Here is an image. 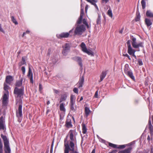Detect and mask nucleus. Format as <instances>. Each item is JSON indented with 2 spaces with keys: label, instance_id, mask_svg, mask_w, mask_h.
I'll use <instances>...</instances> for the list:
<instances>
[{
  "label": "nucleus",
  "instance_id": "obj_1",
  "mask_svg": "<svg viewBox=\"0 0 153 153\" xmlns=\"http://www.w3.org/2000/svg\"><path fill=\"white\" fill-rule=\"evenodd\" d=\"M77 134V132L75 130H70L69 132L68 136L69 137L70 140L68 141L67 136L66 138L64 140L65 148H75V144L76 143V135Z\"/></svg>",
  "mask_w": 153,
  "mask_h": 153
},
{
  "label": "nucleus",
  "instance_id": "obj_2",
  "mask_svg": "<svg viewBox=\"0 0 153 153\" xmlns=\"http://www.w3.org/2000/svg\"><path fill=\"white\" fill-rule=\"evenodd\" d=\"M24 94V87H22L20 88L17 87L14 88L13 91V94L16 98H21L23 96Z\"/></svg>",
  "mask_w": 153,
  "mask_h": 153
},
{
  "label": "nucleus",
  "instance_id": "obj_3",
  "mask_svg": "<svg viewBox=\"0 0 153 153\" xmlns=\"http://www.w3.org/2000/svg\"><path fill=\"white\" fill-rule=\"evenodd\" d=\"M130 38L132 40L131 44L133 47L135 48H138L139 47L142 48L143 47V42H140L138 44H137L136 42V39L133 36H131Z\"/></svg>",
  "mask_w": 153,
  "mask_h": 153
},
{
  "label": "nucleus",
  "instance_id": "obj_4",
  "mask_svg": "<svg viewBox=\"0 0 153 153\" xmlns=\"http://www.w3.org/2000/svg\"><path fill=\"white\" fill-rule=\"evenodd\" d=\"M85 27L83 25H78L75 29V34L81 35L82 32L85 30Z\"/></svg>",
  "mask_w": 153,
  "mask_h": 153
},
{
  "label": "nucleus",
  "instance_id": "obj_5",
  "mask_svg": "<svg viewBox=\"0 0 153 153\" xmlns=\"http://www.w3.org/2000/svg\"><path fill=\"white\" fill-rule=\"evenodd\" d=\"M22 106H19L18 110L16 111V116L18 118V121L19 122H21L22 118Z\"/></svg>",
  "mask_w": 153,
  "mask_h": 153
},
{
  "label": "nucleus",
  "instance_id": "obj_6",
  "mask_svg": "<svg viewBox=\"0 0 153 153\" xmlns=\"http://www.w3.org/2000/svg\"><path fill=\"white\" fill-rule=\"evenodd\" d=\"M67 97V95L65 93H63L61 95L59 101L60 105H65V102H66Z\"/></svg>",
  "mask_w": 153,
  "mask_h": 153
},
{
  "label": "nucleus",
  "instance_id": "obj_7",
  "mask_svg": "<svg viewBox=\"0 0 153 153\" xmlns=\"http://www.w3.org/2000/svg\"><path fill=\"white\" fill-rule=\"evenodd\" d=\"M9 94L4 93L2 97V102L3 105H7L8 102Z\"/></svg>",
  "mask_w": 153,
  "mask_h": 153
},
{
  "label": "nucleus",
  "instance_id": "obj_8",
  "mask_svg": "<svg viewBox=\"0 0 153 153\" xmlns=\"http://www.w3.org/2000/svg\"><path fill=\"white\" fill-rule=\"evenodd\" d=\"M70 45L68 43H66L65 47L62 51V53L64 56L67 55L68 53L69 52L70 49Z\"/></svg>",
  "mask_w": 153,
  "mask_h": 153
},
{
  "label": "nucleus",
  "instance_id": "obj_9",
  "mask_svg": "<svg viewBox=\"0 0 153 153\" xmlns=\"http://www.w3.org/2000/svg\"><path fill=\"white\" fill-rule=\"evenodd\" d=\"M13 80V77L10 75H8L6 77L5 82L9 85H12Z\"/></svg>",
  "mask_w": 153,
  "mask_h": 153
},
{
  "label": "nucleus",
  "instance_id": "obj_10",
  "mask_svg": "<svg viewBox=\"0 0 153 153\" xmlns=\"http://www.w3.org/2000/svg\"><path fill=\"white\" fill-rule=\"evenodd\" d=\"M64 153H78V152L75 149V148H67L64 149Z\"/></svg>",
  "mask_w": 153,
  "mask_h": 153
},
{
  "label": "nucleus",
  "instance_id": "obj_11",
  "mask_svg": "<svg viewBox=\"0 0 153 153\" xmlns=\"http://www.w3.org/2000/svg\"><path fill=\"white\" fill-rule=\"evenodd\" d=\"M57 38L61 39L62 38H67L69 37V34L68 32H63L56 36Z\"/></svg>",
  "mask_w": 153,
  "mask_h": 153
},
{
  "label": "nucleus",
  "instance_id": "obj_12",
  "mask_svg": "<svg viewBox=\"0 0 153 153\" xmlns=\"http://www.w3.org/2000/svg\"><path fill=\"white\" fill-rule=\"evenodd\" d=\"M72 59L74 61L77 62L80 67H82V60L81 58L80 57L75 56L73 57L72 58Z\"/></svg>",
  "mask_w": 153,
  "mask_h": 153
},
{
  "label": "nucleus",
  "instance_id": "obj_13",
  "mask_svg": "<svg viewBox=\"0 0 153 153\" xmlns=\"http://www.w3.org/2000/svg\"><path fill=\"white\" fill-rule=\"evenodd\" d=\"M149 128V129L151 136L152 137H153V126L152 124L151 118L149 117L148 123Z\"/></svg>",
  "mask_w": 153,
  "mask_h": 153
},
{
  "label": "nucleus",
  "instance_id": "obj_14",
  "mask_svg": "<svg viewBox=\"0 0 153 153\" xmlns=\"http://www.w3.org/2000/svg\"><path fill=\"white\" fill-rule=\"evenodd\" d=\"M27 76L30 79V82L32 83H33V74L30 67H29Z\"/></svg>",
  "mask_w": 153,
  "mask_h": 153
},
{
  "label": "nucleus",
  "instance_id": "obj_15",
  "mask_svg": "<svg viewBox=\"0 0 153 153\" xmlns=\"http://www.w3.org/2000/svg\"><path fill=\"white\" fill-rule=\"evenodd\" d=\"M84 76H82L79 79L78 82V88H80L82 87L84 84Z\"/></svg>",
  "mask_w": 153,
  "mask_h": 153
},
{
  "label": "nucleus",
  "instance_id": "obj_16",
  "mask_svg": "<svg viewBox=\"0 0 153 153\" xmlns=\"http://www.w3.org/2000/svg\"><path fill=\"white\" fill-rule=\"evenodd\" d=\"M4 145V151L5 153H10V148L9 143H5Z\"/></svg>",
  "mask_w": 153,
  "mask_h": 153
},
{
  "label": "nucleus",
  "instance_id": "obj_17",
  "mask_svg": "<svg viewBox=\"0 0 153 153\" xmlns=\"http://www.w3.org/2000/svg\"><path fill=\"white\" fill-rule=\"evenodd\" d=\"M22 81L23 78H21L20 80H17L15 84V87L18 88L21 87L22 85Z\"/></svg>",
  "mask_w": 153,
  "mask_h": 153
},
{
  "label": "nucleus",
  "instance_id": "obj_18",
  "mask_svg": "<svg viewBox=\"0 0 153 153\" xmlns=\"http://www.w3.org/2000/svg\"><path fill=\"white\" fill-rule=\"evenodd\" d=\"M124 71L125 73L127 74L133 80L134 79V77L133 75V74L132 72L131 71H127L125 70V69H124Z\"/></svg>",
  "mask_w": 153,
  "mask_h": 153
},
{
  "label": "nucleus",
  "instance_id": "obj_19",
  "mask_svg": "<svg viewBox=\"0 0 153 153\" xmlns=\"http://www.w3.org/2000/svg\"><path fill=\"white\" fill-rule=\"evenodd\" d=\"M107 74L106 72L105 71H102L101 74L100 76V79L99 81V82H100L103 80L105 78Z\"/></svg>",
  "mask_w": 153,
  "mask_h": 153
},
{
  "label": "nucleus",
  "instance_id": "obj_20",
  "mask_svg": "<svg viewBox=\"0 0 153 153\" xmlns=\"http://www.w3.org/2000/svg\"><path fill=\"white\" fill-rule=\"evenodd\" d=\"M145 23L147 27H149L152 24L151 20L149 18H146L145 20Z\"/></svg>",
  "mask_w": 153,
  "mask_h": 153
},
{
  "label": "nucleus",
  "instance_id": "obj_21",
  "mask_svg": "<svg viewBox=\"0 0 153 153\" xmlns=\"http://www.w3.org/2000/svg\"><path fill=\"white\" fill-rule=\"evenodd\" d=\"M7 83L4 82V89L6 91L5 94H9V92L8 91L10 89V87L7 84Z\"/></svg>",
  "mask_w": 153,
  "mask_h": 153
},
{
  "label": "nucleus",
  "instance_id": "obj_22",
  "mask_svg": "<svg viewBox=\"0 0 153 153\" xmlns=\"http://www.w3.org/2000/svg\"><path fill=\"white\" fill-rule=\"evenodd\" d=\"M131 149L132 148L130 147L124 150L119 151L118 153H130Z\"/></svg>",
  "mask_w": 153,
  "mask_h": 153
},
{
  "label": "nucleus",
  "instance_id": "obj_23",
  "mask_svg": "<svg viewBox=\"0 0 153 153\" xmlns=\"http://www.w3.org/2000/svg\"><path fill=\"white\" fill-rule=\"evenodd\" d=\"M75 96L73 95H71L70 97V103L71 105H74L75 104Z\"/></svg>",
  "mask_w": 153,
  "mask_h": 153
},
{
  "label": "nucleus",
  "instance_id": "obj_24",
  "mask_svg": "<svg viewBox=\"0 0 153 153\" xmlns=\"http://www.w3.org/2000/svg\"><path fill=\"white\" fill-rule=\"evenodd\" d=\"M127 52L130 55H131L134 53H135L136 51L135 50L133 49L131 47L128 48Z\"/></svg>",
  "mask_w": 153,
  "mask_h": 153
},
{
  "label": "nucleus",
  "instance_id": "obj_25",
  "mask_svg": "<svg viewBox=\"0 0 153 153\" xmlns=\"http://www.w3.org/2000/svg\"><path fill=\"white\" fill-rule=\"evenodd\" d=\"M80 47L82 48V51L84 53L88 50L85 44L83 42L81 43L80 45Z\"/></svg>",
  "mask_w": 153,
  "mask_h": 153
},
{
  "label": "nucleus",
  "instance_id": "obj_26",
  "mask_svg": "<svg viewBox=\"0 0 153 153\" xmlns=\"http://www.w3.org/2000/svg\"><path fill=\"white\" fill-rule=\"evenodd\" d=\"M146 16L150 18H153V13L150 10L146 11Z\"/></svg>",
  "mask_w": 153,
  "mask_h": 153
},
{
  "label": "nucleus",
  "instance_id": "obj_27",
  "mask_svg": "<svg viewBox=\"0 0 153 153\" xmlns=\"http://www.w3.org/2000/svg\"><path fill=\"white\" fill-rule=\"evenodd\" d=\"M16 99V105H22V99H20V98H17Z\"/></svg>",
  "mask_w": 153,
  "mask_h": 153
},
{
  "label": "nucleus",
  "instance_id": "obj_28",
  "mask_svg": "<svg viewBox=\"0 0 153 153\" xmlns=\"http://www.w3.org/2000/svg\"><path fill=\"white\" fill-rule=\"evenodd\" d=\"M82 132L83 134H85L87 132V128L85 124L84 123L82 124Z\"/></svg>",
  "mask_w": 153,
  "mask_h": 153
},
{
  "label": "nucleus",
  "instance_id": "obj_29",
  "mask_svg": "<svg viewBox=\"0 0 153 153\" xmlns=\"http://www.w3.org/2000/svg\"><path fill=\"white\" fill-rule=\"evenodd\" d=\"M1 137L3 139L4 141V145L5 144V143H7V144L9 143L6 136L3 135L2 134L1 135Z\"/></svg>",
  "mask_w": 153,
  "mask_h": 153
},
{
  "label": "nucleus",
  "instance_id": "obj_30",
  "mask_svg": "<svg viewBox=\"0 0 153 153\" xmlns=\"http://www.w3.org/2000/svg\"><path fill=\"white\" fill-rule=\"evenodd\" d=\"M66 125L67 127H69L71 126V122L70 119H67L66 121Z\"/></svg>",
  "mask_w": 153,
  "mask_h": 153
},
{
  "label": "nucleus",
  "instance_id": "obj_31",
  "mask_svg": "<svg viewBox=\"0 0 153 153\" xmlns=\"http://www.w3.org/2000/svg\"><path fill=\"white\" fill-rule=\"evenodd\" d=\"M85 115L87 117L91 112V111L89 108L87 107L85 108Z\"/></svg>",
  "mask_w": 153,
  "mask_h": 153
},
{
  "label": "nucleus",
  "instance_id": "obj_32",
  "mask_svg": "<svg viewBox=\"0 0 153 153\" xmlns=\"http://www.w3.org/2000/svg\"><path fill=\"white\" fill-rule=\"evenodd\" d=\"M74 29L73 28L72 29L70 30L68 32L69 34V37L76 35V34H75V30L74 32Z\"/></svg>",
  "mask_w": 153,
  "mask_h": 153
},
{
  "label": "nucleus",
  "instance_id": "obj_33",
  "mask_svg": "<svg viewBox=\"0 0 153 153\" xmlns=\"http://www.w3.org/2000/svg\"><path fill=\"white\" fill-rule=\"evenodd\" d=\"M140 13L139 12H137L136 16L135 18V21L136 22L139 21L140 20Z\"/></svg>",
  "mask_w": 153,
  "mask_h": 153
},
{
  "label": "nucleus",
  "instance_id": "obj_34",
  "mask_svg": "<svg viewBox=\"0 0 153 153\" xmlns=\"http://www.w3.org/2000/svg\"><path fill=\"white\" fill-rule=\"evenodd\" d=\"M22 61L19 63V65L21 66L25 64L26 63L24 57H22Z\"/></svg>",
  "mask_w": 153,
  "mask_h": 153
},
{
  "label": "nucleus",
  "instance_id": "obj_35",
  "mask_svg": "<svg viewBox=\"0 0 153 153\" xmlns=\"http://www.w3.org/2000/svg\"><path fill=\"white\" fill-rule=\"evenodd\" d=\"M97 1L96 0H91V2L90 3H91L92 4L94 5L95 7L97 8L98 9V7L97 6V5L96 4V3L97 2Z\"/></svg>",
  "mask_w": 153,
  "mask_h": 153
},
{
  "label": "nucleus",
  "instance_id": "obj_36",
  "mask_svg": "<svg viewBox=\"0 0 153 153\" xmlns=\"http://www.w3.org/2000/svg\"><path fill=\"white\" fill-rule=\"evenodd\" d=\"M147 0H142L141 1V4L142 8L143 9H144L146 7V1Z\"/></svg>",
  "mask_w": 153,
  "mask_h": 153
},
{
  "label": "nucleus",
  "instance_id": "obj_37",
  "mask_svg": "<svg viewBox=\"0 0 153 153\" xmlns=\"http://www.w3.org/2000/svg\"><path fill=\"white\" fill-rule=\"evenodd\" d=\"M109 146L114 148H117L118 145L112 143H108Z\"/></svg>",
  "mask_w": 153,
  "mask_h": 153
},
{
  "label": "nucleus",
  "instance_id": "obj_38",
  "mask_svg": "<svg viewBox=\"0 0 153 153\" xmlns=\"http://www.w3.org/2000/svg\"><path fill=\"white\" fill-rule=\"evenodd\" d=\"M85 53H87L88 55L93 56V52L91 50H87Z\"/></svg>",
  "mask_w": 153,
  "mask_h": 153
},
{
  "label": "nucleus",
  "instance_id": "obj_39",
  "mask_svg": "<svg viewBox=\"0 0 153 153\" xmlns=\"http://www.w3.org/2000/svg\"><path fill=\"white\" fill-rule=\"evenodd\" d=\"M107 13L108 15L110 17H112L113 16L112 13V11L111 9H109L108 10L107 12Z\"/></svg>",
  "mask_w": 153,
  "mask_h": 153
},
{
  "label": "nucleus",
  "instance_id": "obj_40",
  "mask_svg": "<svg viewBox=\"0 0 153 153\" xmlns=\"http://www.w3.org/2000/svg\"><path fill=\"white\" fill-rule=\"evenodd\" d=\"M101 16L100 15H99L97 20V24H100L101 22Z\"/></svg>",
  "mask_w": 153,
  "mask_h": 153
},
{
  "label": "nucleus",
  "instance_id": "obj_41",
  "mask_svg": "<svg viewBox=\"0 0 153 153\" xmlns=\"http://www.w3.org/2000/svg\"><path fill=\"white\" fill-rule=\"evenodd\" d=\"M12 21L14 23L15 25H17L18 24V22L16 21V19H15L14 17L12 16L11 17Z\"/></svg>",
  "mask_w": 153,
  "mask_h": 153
},
{
  "label": "nucleus",
  "instance_id": "obj_42",
  "mask_svg": "<svg viewBox=\"0 0 153 153\" xmlns=\"http://www.w3.org/2000/svg\"><path fill=\"white\" fill-rule=\"evenodd\" d=\"M82 18L83 17H82V16H80L79 17V18L77 22V23L78 24H80L81 23Z\"/></svg>",
  "mask_w": 153,
  "mask_h": 153
},
{
  "label": "nucleus",
  "instance_id": "obj_43",
  "mask_svg": "<svg viewBox=\"0 0 153 153\" xmlns=\"http://www.w3.org/2000/svg\"><path fill=\"white\" fill-rule=\"evenodd\" d=\"M71 109L73 111H75L76 109V106H71Z\"/></svg>",
  "mask_w": 153,
  "mask_h": 153
},
{
  "label": "nucleus",
  "instance_id": "obj_44",
  "mask_svg": "<svg viewBox=\"0 0 153 153\" xmlns=\"http://www.w3.org/2000/svg\"><path fill=\"white\" fill-rule=\"evenodd\" d=\"M60 110L61 111L65 112V109L64 106H60Z\"/></svg>",
  "mask_w": 153,
  "mask_h": 153
},
{
  "label": "nucleus",
  "instance_id": "obj_45",
  "mask_svg": "<svg viewBox=\"0 0 153 153\" xmlns=\"http://www.w3.org/2000/svg\"><path fill=\"white\" fill-rule=\"evenodd\" d=\"M138 63L139 65H143L142 61L140 59H139L138 60Z\"/></svg>",
  "mask_w": 153,
  "mask_h": 153
},
{
  "label": "nucleus",
  "instance_id": "obj_46",
  "mask_svg": "<svg viewBox=\"0 0 153 153\" xmlns=\"http://www.w3.org/2000/svg\"><path fill=\"white\" fill-rule=\"evenodd\" d=\"M126 147V145H118L117 148L118 149H123L125 148Z\"/></svg>",
  "mask_w": 153,
  "mask_h": 153
},
{
  "label": "nucleus",
  "instance_id": "obj_47",
  "mask_svg": "<svg viewBox=\"0 0 153 153\" xmlns=\"http://www.w3.org/2000/svg\"><path fill=\"white\" fill-rule=\"evenodd\" d=\"M73 91L76 94H78V88H74Z\"/></svg>",
  "mask_w": 153,
  "mask_h": 153
},
{
  "label": "nucleus",
  "instance_id": "obj_48",
  "mask_svg": "<svg viewBox=\"0 0 153 153\" xmlns=\"http://www.w3.org/2000/svg\"><path fill=\"white\" fill-rule=\"evenodd\" d=\"M126 43L127 45L128 48L131 47L130 43V40H128L127 42Z\"/></svg>",
  "mask_w": 153,
  "mask_h": 153
},
{
  "label": "nucleus",
  "instance_id": "obj_49",
  "mask_svg": "<svg viewBox=\"0 0 153 153\" xmlns=\"http://www.w3.org/2000/svg\"><path fill=\"white\" fill-rule=\"evenodd\" d=\"M21 70L22 71L23 74H25V68L24 66H22V67Z\"/></svg>",
  "mask_w": 153,
  "mask_h": 153
},
{
  "label": "nucleus",
  "instance_id": "obj_50",
  "mask_svg": "<svg viewBox=\"0 0 153 153\" xmlns=\"http://www.w3.org/2000/svg\"><path fill=\"white\" fill-rule=\"evenodd\" d=\"M4 126L2 123L0 122V129H4Z\"/></svg>",
  "mask_w": 153,
  "mask_h": 153
},
{
  "label": "nucleus",
  "instance_id": "obj_51",
  "mask_svg": "<svg viewBox=\"0 0 153 153\" xmlns=\"http://www.w3.org/2000/svg\"><path fill=\"white\" fill-rule=\"evenodd\" d=\"M153 137H150L149 135L148 136V137L147 138V140L148 141V142L150 141L151 140H152Z\"/></svg>",
  "mask_w": 153,
  "mask_h": 153
},
{
  "label": "nucleus",
  "instance_id": "obj_52",
  "mask_svg": "<svg viewBox=\"0 0 153 153\" xmlns=\"http://www.w3.org/2000/svg\"><path fill=\"white\" fill-rule=\"evenodd\" d=\"M84 15V10L83 8H82L80 10V16H82L83 17Z\"/></svg>",
  "mask_w": 153,
  "mask_h": 153
},
{
  "label": "nucleus",
  "instance_id": "obj_53",
  "mask_svg": "<svg viewBox=\"0 0 153 153\" xmlns=\"http://www.w3.org/2000/svg\"><path fill=\"white\" fill-rule=\"evenodd\" d=\"M51 52V50L50 49H49L48 50V52L47 53V55L48 56H49L50 55Z\"/></svg>",
  "mask_w": 153,
  "mask_h": 153
},
{
  "label": "nucleus",
  "instance_id": "obj_54",
  "mask_svg": "<svg viewBox=\"0 0 153 153\" xmlns=\"http://www.w3.org/2000/svg\"><path fill=\"white\" fill-rule=\"evenodd\" d=\"M123 56H124L127 57L129 60H131V59L130 58L129 56L126 53V54H123Z\"/></svg>",
  "mask_w": 153,
  "mask_h": 153
},
{
  "label": "nucleus",
  "instance_id": "obj_55",
  "mask_svg": "<svg viewBox=\"0 0 153 153\" xmlns=\"http://www.w3.org/2000/svg\"><path fill=\"white\" fill-rule=\"evenodd\" d=\"M53 142H52V145H51V150H50V152L51 153H52V152H53Z\"/></svg>",
  "mask_w": 153,
  "mask_h": 153
},
{
  "label": "nucleus",
  "instance_id": "obj_56",
  "mask_svg": "<svg viewBox=\"0 0 153 153\" xmlns=\"http://www.w3.org/2000/svg\"><path fill=\"white\" fill-rule=\"evenodd\" d=\"M94 97L96 98L98 97V91H96L95 94L94 95Z\"/></svg>",
  "mask_w": 153,
  "mask_h": 153
},
{
  "label": "nucleus",
  "instance_id": "obj_57",
  "mask_svg": "<svg viewBox=\"0 0 153 153\" xmlns=\"http://www.w3.org/2000/svg\"><path fill=\"white\" fill-rule=\"evenodd\" d=\"M83 24H84L85 25L86 24L88 23L87 22L86 19H84L83 20Z\"/></svg>",
  "mask_w": 153,
  "mask_h": 153
},
{
  "label": "nucleus",
  "instance_id": "obj_58",
  "mask_svg": "<svg viewBox=\"0 0 153 153\" xmlns=\"http://www.w3.org/2000/svg\"><path fill=\"white\" fill-rule=\"evenodd\" d=\"M0 31L2 32L3 33H4V31L1 27V25L0 24Z\"/></svg>",
  "mask_w": 153,
  "mask_h": 153
},
{
  "label": "nucleus",
  "instance_id": "obj_59",
  "mask_svg": "<svg viewBox=\"0 0 153 153\" xmlns=\"http://www.w3.org/2000/svg\"><path fill=\"white\" fill-rule=\"evenodd\" d=\"M117 152V150H114L112 151L109 152V153H116Z\"/></svg>",
  "mask_w": 153,
  "mask_h": 153
},
{
  "label": "nucleus",
  "instance_id": "obj_60",
  "mask_svg": "<svg viewBox=\"0 0 153 153\" xmlns=\"http://www.w3.org/2000/svg\"><path fill=\"white\" fill-rule=\"evenodd\" d=\"M39 89L40 91L42 90V85L41 84H39Z\"/></svg>",
  "mask_w": 153,
  "mask_h": 153
},
{
  "label": "nucleus",
  "instance_id": "obj_61",
  "mask_svg": "<svg viewBox=\"0 0 153 153\" xmlns=\"http://www.w3.org/2000/svg\"><path fill=\"white\" fill-rule=\"evenodd\" d=\"M109 0H102V2H105V3H107Z\"/></svg>",
  "mask_w": 153,
  "mask_h": 153
},
{
  "label": "nucleus",
  "instance_id": "obj_62",
  "mask_svg": "<svg viewBox=\"0 0 153 153\" xmlns=\"http://www.w3.org/2000/svg\"><path fill=\"white\" fill-rule=\"evenodd\" d=\"M54 92L56 94H58L59 92V91L57 90L54 89Z\"/></svg>",
  "mask_w": 153,
  "mask_h": 153
},
{
  "label": "nucleus",
  "instance_id": "obj_63",
  "mask_svg": "<svg viewBox=\"0 0 153 153\" xmlns=\"http://www.w3.org/2000/svg\"><path fill=\"white\" fill-rule=\"evenodd\" d=\"M151 153H153V146H152L151 148Z\"/></svg>",
  "mask_w": 153,
  "mask_h": 153
},
{
  "label": "nucleus",
  "instance_id": "obj_64",
  "mask_svg": "<svg viewBox=\"0 0 153 153\" xmlns=\"http://www.w3.org/2000/svg\"><path fill=\"white\" fill-rule=\"evenodd\" d=\"M131 55H132L135 58V59H136L137 57L135 55L134 53Z\"/></svg>",
  "mask_w": 153,
  "mask_h": 153
}]
</instances>
